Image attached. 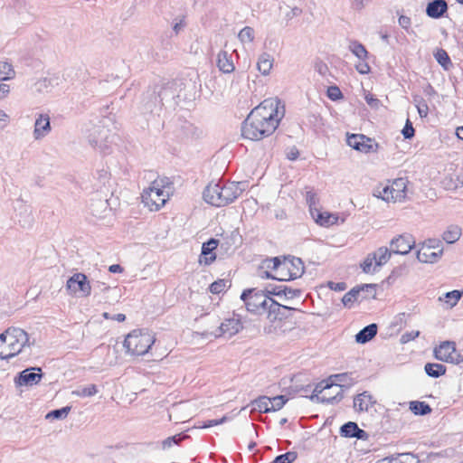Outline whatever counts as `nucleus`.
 <instances>
[{
    "label": "nucleus",
    "instance_id": "nucleus-25",
    "mask_svg": "<svg viewBox=\"0 0 463 463\" xmlns=\"http://www.w3.org/2000/svg\"><path fill=\"white\" fill-rule=\"evenodd\" d=\"M378 326L374 323L364 326L355 335V341L358 344H365L372 340L377 334Z\"/></svg>",
    "mask_w": 463,
    "mask_h": 463
},
{
    "label": "nucleus",
    "instance_id": "nucleus-43",
    "mask_svg": "<svg viewBox=\"0 0 463 463\" xmlns=\"http://www.w3.org/2000/svg\"><path fill=\"white\" fill-rule=\"evenodd\" d=\"M361 268L365 273H372L376 270L375 256L372 253L368 254L364 260L361 263Z\"/></svg>",
    "mask_w": 463,
    "mask_h": 463
},
{
    "label": "nucleus",
    "instance_id": "nucleus-57",
    "mask_svg": "<svg viewBox=\"0 0 463 463\" xmlns=\"http://www.w3.org/2000/svg\"><path fill=\"white\" fill-rule=\"evenodd\" d=\"M398 24L402 28L408 32L409 29L411 28V21L409 16L401 15L398 19Z\"/></svg>",
    "mask_w": 463,
    "mask_h": 463
},
{
    "label": "nucleus",
    "instance_id": "nucleus-21",
    "mask_svg": "<svg viewBox=\"0 0 463 463\" xmlns=\"http://www.w3.org/2000/svg\"><path fill=\"white\" fill-rule=\"evenodd\" d=\"M52 130L50 117L47 114H39L34 122L33 138L41 140Z\"/></svg>",
    "mask_w": 463,
    "mask_h": 463
},
{
    "label": "nucleus",
    "instance_id": "nucleus-36",
    "mask_svg": "<svg viewBox=\"0 0 463 463\" xmlns=\"http://www.w3.org/2000/svg\"><path fill=\"white\" fill-rule=\"evenodd\" d=\"M392 252V250H389L386 247H381L373 251L372 254L375 256V267H381L385 264L389 260Z\"/></svg>",
    "mask_w": 463,
    "mask_h": 463
},
{
    "label": "nucleus",
    "instance_id": "nucleus-10",
    "mask_svg": "<svg viewBox=\"0 0 463 463\" xmlns=\"http://www.w3.org/2000/svg\"><path fill=\"white\" fill-rule=\"evenodd\" d=\"M66 288L70 294L79 298L88 297L91 292V286L87 276L80 272L69 278L66 283Z\"/></svg>",
    "mask_w": 463,
    "mask_h": 463
},
{
    "label": "nucleus",
    "instance_id": "nucleus-50",
    "mask_svg": "<svg viewBox=\"0 0 463 463\" xmlns=\"http://www.w3.org/2000/svg\"><path fill=\"white\" fill-rule=\"evenodd\" d=\"M270 410L275 411L280 410L287 402L288 399L284 395L275 396L270 399Z\"/></svg>",
    "mask_w": 463,
    "mask_h": 463
},
{
    "label": "nucleus",
    "instance_id": "nucleus-58",
    "mask_svg": "<svg viewBox=\"0 0 463 463\" xmlns=\"http://www.w3.org/2000/svg\"><path fill=\"white\" fill-rule=\"evenodd\" d=\"M355 69L360 74H368L371 71L369 64L365 61H361V62L356 64Z\"/></svg>",
    "mask_w": 463,
    "mask_h": 463
},
{
    "label": "nucleus",
    "instance_id": "nucleus-11",
    "mask_svg": "<svg viewBox=\"0 0 463 463\" xmlns=\"http://www.w3.org/2000/svg\"><path fill=\"white\" fill-rule=\"evenodd\" d=\"M243 327L241 320H224L219 326H215V329L213 331H204L202 333L203 336H213L221 337H232L235 334H237Z\"/></svg>",
    "mask_w": 463,
    "mask_h": 463
},
{
    "label": "nucleus",
    "instance_id": "nucleus-4",
    "mask_svg": "<svg viewBox=\"0 0 463 463\" xmlns=\"http://www.w3.org/2000/svg\"><path fill=\"white\" fill-rule=\"evenodd\" d=\"M266 267L277 273V279L280 281L293 280L300 278L305 270L301 259L296 257L285 258L282 261L275 257L266 260Z\"/></svg>",
    "mask_w": 463,
    "mask_h": 463
},
{
    "label": "nucleus",
    "instance_id": "nucleus-15",
    "mask_svg": "<svg viewBox=\"0 0 463 463\" xmlns=\"http://www.w3.org/2000/svg\"><path fill=\"white\" fill-rule=\"evenodd\" d=\"M373 293V286L371 284H364L360 287H355L350 291L345 293L342 298V302L345 307H352L354 302H359L369 295Z\"/></svg>",
    "mask_w": 463,
    "mask_h": 463
},
{
    "label": "nucleus",
    "instance_id": "nucleus-27",
    "mask_svg": "<svg viewBox=\"0 0 463 463\" xmlns=\"http://www.w3.org/2000/svg\"><path fill=\"white\" fill-rule=\"evenodd\" d=\"M217 66L219 70L224 73H231L235 67L232 60V56L225 51H221L217 55Z\"/></svg>",
    "mask_w": 463,
    "mask_h": 463
},
{
    "label": "nucleus",
    "instance_id": "nucleus-48",
    "mask_svg": "<svg viewBox=\"0 0 463 463\" xmlns=\"http://www.w3.org/2000/svg\"><path fill=\"white\" fill-rule=\"evenodd\" d=\"M230 285L225 279H218L210 285V291L213 294H220L223 292Z\"/></svg>",
    "mask_w": 463,
    "mask_h": 463
},
{
    "label": "nucleus",
    "instance_id": "nucleus-34",
    "mask_svg": "<svg viewBox=\"0 0 463 463\" xmlns=\"http://www.w3.org/2000/svg\"><path fill=\"white\" fill-rule=\"evenodd\" d=\"M462 295V291L455 289L445 293L442 297L439 298V300L444 301L448 307H453L457 305Z\"/></svg>",
    "mask_w": 463,
    "mask_h": 463
},
{
    "label": "nucleus",
    "instance_id": "nucleus-8",
    "mask_svg": "<svg viewBox=\"0 0 463 463\" xmlns=\"http://www.w3.org/2000/svg\"><path fill=\"white\" fill-rule=\"evenodd\" d=\"M373 195L387 203L402 202L407 195V180L397 178L385 186L379 185L373 190Z\"/></svg>",
    "mask_w": 463,
    "mask_h": 463
},
{
    "label": "nucleus",
    "instance_id": "nucleus-20",
    "mask_svg": "<svg viewBox=\"0 0 463 463\" xmlns=\"http://www.w3.org/2000/svg\"><path fill=\"white\" fill-rule=\"evenodd\" d=\"M166 91V89H162L157 94H149L144 99V113L158 114L164 105V95Z\"/></svg>",
    "mask_w": 463,
    "mask_h": 463
},
{
    "label": "nucleus",
    "instance_id": "nucleus-14",
    "mask_svg": "<svg viewBox=\"0 0 463 463\" xmlns=\"http://www.w3.org/2000/svg\"><path fill=\"white\" fill-rule=\"evenodd\" d=\"M347 145L362 153H374L379 145L372 138L362 134H352L347 137Z\"/></svg>",
    "mask_w": 463,
    "mask_h": 463
},
{
    "label": "nucleus",
    "instance_id": "nucleus-51",
    "mask_svg": "<svg viewBox=\"0 0 463 463\" xmlns=\"http://www.w3.org/2000/svg\"><path fill=\"white\" fill-rule=\"evenodd\" d=\"M287 289H288V288L286 286L269 285L267 288V293L269 295H275V296H281V295L288 296Z\"/></svg>",
    "mask_w": 463,
    "mask_h": 463
},
{
    "label": "nucleus",
    "instance_id": "nucleus-16",
    "mask_svg": "<svg viewBox=\"0 0 463 463\" xmlns=\"http://www.w3.org/2000/svg\"><path fill=\"white\" fill-rule=\"evenodd\" d=\"M443 249L439 245L423 243L417 250V259L422 263H436L441 258Z\"/></svg>",
    "mask_w": 463,
    "mask_h": 463
},
{
    "label": "nucleus",
    "instance_id": "nucleus-47",
    "mask_svg": "<svg viewBox=\"0 0 463 463\" xmlns=\"http://www.w3.org/2000/svg\"><path fill=\"white\" fill-rule=\"evenodd\" d=\"M188 436L184 434H176L172 437H168L162 442V448L167 449L172 447L173 444H179L182 440L186 439Z\"/></svg>",
    "mask_w": 463,
    "mask_h": 463
},
{
    "label": "nucleus",
    "instance_id": "nucleus-33",
    "mask_svg": "<svg viewBox=\"0 0 463 463\" xmlns=\"http://www.w3.org/2000/svg\"><path fill=\"white\" fill-rule=\"evenodd\" d=\"M284 322H292V320H268V323L264 325V331L266 334L280 335L281 328L287 324Z\"/></svg>",
    "mask_w": 463,
    "mask_h": 463
},
{
    "label": "nucleus",
    "instance_id": "nucleus-56",
    "mask_svg": "<svg viewBox=\"0 0 463 463\" xmlns=\"http://www.w3.org/2000/svg\"><path fill=\"white\" fill-rule=\"evenodd\" d=\"M228 420H229V417L228 416H223L220 420H209L204 422V424L203 425V428L213 427V426H216V425H219V424H222V423H224V422H226Z\"/></svg>",
    "mask_w": 463,
    "mask_h": 463
},
{
    "label": "nucleus",
    "instance_id": "nucleus-12",
    "mask_svg": "<svg viewBox=\"0 0 463 463\" xmlns=\"http://www.w3.org/2000/svg\"><path fill=\"white\" fill-rule=\"evenodd\" d=\"M110 134L109 130L103 126H95L88 136V140L90 146L99 149L101 152L106 153L109 148Z\"/></svg>",
    "mask_w": 463,
    "mask_h": 463
},
{
    "label": "nucleus",
    "instance_id": "nucleus-41",
    "mask_svg": "<svg viewBox=\"0 0 463 463\" xmlns=\"http://www.w3.org/2000/svg\"><path fill=\"white\" fill-rule=\"evenodd\" d=\"M71 408L70 406H65L61 409L51 411L46 414L45 418L51 420L65 419L68 416L69 412L71 411Z\"/></svg>",
    "mask_w": 463,
    "mask_h": 463
},
{
    "label": "nucleus",
    "instance_id": "nucleus-9",
    "mask_svg": "<svg viewBox=\"0 0 463 463\" xmlns=\"http://www.w3.org/2000/svg\"><path fill=\"white\" fill-rule=\"evenodd\" d=\"M434 356L439 361L454 364L463 362V356L457 351L456 344L453 341H444L435 347Z\"/></svg>",
    "mask_w": 463,
    "mask_h": 463
},
{
    "label": "nucleus",
    "instance_id": "nucleus-7",
    "mask_svg": "<svg viewBox=\"0 0 463 463\" xmlns=\"http://www.w3.org/2000/svg\"><path fill=\"white\" fill-rule=\"evenodd\" d=\"M165 184H168V182L165 179H156L143 191L142 203L150 211H158L168 200L169 194L165 191Z\"/></svg>",
    "mask_w": 463,
    "mask_h": 463
},
{
    "label": "nucleus",
    "instance_id": "nucleus-55",
    "mask_svg": "<svg viewBox=\"0 0 463 463\" xmlns=\"http://www.w3.org/2000/svg\"><path fill=\"white\" fill-rule=\"evenodd\" d=\"M402 133L405 138H411L414 136V128L409 119L407 120Z\"/></svg>",
    "mask_w": 463,
    "mask_h": 463
},
{
    "label": "nucleus",
    "instance_id": "nucleus-44",
    "mask_svg": "<svg viewBox=\"0 0 463 463\" xmlns=\"http://www.w3.org/2000/svg\"><path fill=\"white\" fill-rule=\"evenodd\" d=\"M90 209L93 215L100 217L108 210V202L107 200H99L97 203H92Z\"/></svg>",
    "mask_w": 463,
    "mask_h": 463
},
{
    "label": "nucleus",
    "instance_id": "nucleus-38",
    "mask_svg": "<svg viewBox=\"0 0 463 463\" xmlns=\"http://www.w3.org/2000/svg\"><path fill=\"white\" fill-rule=\"evenodd\" d=\"M15 76V71L11 63L5 61H0V80H8Z\"/></svg>",
    "mask_w": 463,
    "mask_h": 463
},
{
    "label": "nucleus",
    "instance_id": "nucleus-42",
    "mask_svg": "<svg viewBox=\"0 0 463 463\" xmlns=\"http://www.w3.org/2000/svg\"><path fill=\"white\" fill-rule=\"evenodd\" d=\"M238 38L242 43H252L254 40V30L253 28L250 26H245L242 28L239 34Z\"/></svg>",
    "mask_w": 463,
    "mask_h": 463
},
{
    "label": "nucleus",
    "instance_id": "nucleus-53",
    "mask_svg": "<svg viewBox=\"0 0 463 463\" xmlns=\"http://www.w3.org/2000/svg\"><path fill=\"white\" fill-rule=\"evenodd\" d=\"M327 96L332 100H337L343 97L340 89L337 86H331L327 89Z\"/></svg>",
    "mask_w": 463,
    "mask_h": 463
},
{
    "label": "nucleus",
    "instance_id": "nucleus-18",
    "mask_svg": "<svg viewBox=\"0 0 463 463\" xmlns=\"http://www.w3.org/2000/svg\"><path fill=\"white\" fill-rule=\"evenodd\" d=\"M415 246V240L411 234H402L391 241L392 251L395 254L405 255Z\"/></svg>",
    "mask_w": 463,
    "mask_h": 463
},
{
    "label": "nucleus",
    "instance_id": "nucleus-1",
    "mask_svg": "<svg viewBox=\"0 0 463 463\" xmlns=\"http://www.w3.org/2000/svg\"><path fill=\"white\" fill-rule=\"evenodd\" d=\"M285 115V107L278 98H269L254 108L244 120L241 135L250 140L270 136Z\"/></svg>",
    "mask_w": 463,
    "mask_h": 463
},
{
    "label": "nucleus",
    "instance_id": "nucleus-60",
    "mask_svg": "<svg viewBox=\"0 0 463 463\" xmlns=\"http://www.w3.org/2000/svg\"><path fill=\"white\" fill-rule=\"evenodd\" d=\"M376 463H404L399 458L392 457V458H384L381 460H378Z\"/></svg>",
    "mask_w": 463,
    "mask_h": 463
},
{
    "label": "nucleus",
    "instance_id": "nucleus-64",
    "mask_svg": "<svg viewBox=\"0 0 463 463\" xmlns=\"http://www.w3.org/2000/svg\"><path fill=\"white\" fill-rule=\"evenodd\" d=\"M109 270L111 273H121L123 271V268L118 264H113L109 266Z\"/></svg>",
    "mask_w": 463,
    "mask_h": 463
},
{
    "label": "nucleus",
    "instance_id": "nucleus-26",
    "mask_svg": "<svg viewBox=\"0 0 463 463\" xmlns=\"http://www.w3.org/2000/svg\"><path fill=\"white\" fill-rule=\"evenodd\" d=\"M312 218L321 226H330L337 222L338 216L327 212L313 211Z\"/></svg>",
    "mask_w": 463,
    "mask_h": 463
},
{
    "label": "nucleus",
    "instance_id": "nucleus-52",
    "mask_svg": "<svg viewBox=\"0 0 463 463\" xmlns=\"http://www.w3.org/2000/svg\"><path fill=\"white\" fill-rule=\"evenodd\" d=\"M419 335H420L419 330H411L410 332H405L404 334H402L400 341L402 344H406V343H409L410 341L414 340Z\"/></svg>",
    "mask_w": 463,
    "mask_h": 463
},
{
    "label": "nucleus",
    "instance_id": "nucleus-23",
    "mask_svg": "<svg viewBox=\"0 0 463 463\" xmlns=\"http://www.w3.org/2000/svg\"><path fill=\"white\" fill-rule=\"evenodd\" d=\"M375 403V401L373 400L372 395L364 392L355 396L354 400V408L357 411H367L370 407H372Z\"/></svg>",
    "mask_w": 463,
    "mask_h": 463
},
{
    "label": "nucleus",
    "instance_id": "nucleus-2",
    "mask_svg": "<svg viewBox=\"0 0 463 463\" xmlns=\"http://www.w3.org/2000/svg\"><path fill=\"white\" fill-rule=\"evenodd\" d=\"M241 298L248 311L260 316L267 313V318H300L303 315L301 310L280 305L263 292L255 289L244 290Z\"/></svg>",
    "mask_w": 463,
    "mask_h": 463
},
{
    "label": "nucleus",
    "instance_id": "nucleus-46",
    "mask_svg": "<svg viewBox=\"0 0 463 463\" xmlns=\"http://www.w3.org/2000/svg\"><path fill=\"white\" fill-rule=\"evenodd\" d=\"M435 59L445 69H448V66L451 64L449 56L448 55L447 52L443 49H439L435 54Z\"/></svg>",
    "mask_w": 463,
    "mask_h": 463
},
{
    "label": "nucleus",
    "instance_id": "nucleus-17",
    "mask_svg": "<svg viewBox=\"0 0 463 463\" xmlns=\"http://www.w3.org/2000/svg\"><path fill=\"white\" fill-rule=\"evenodd\" d=\"M40 367L27 368L15 377L14 382L18 386H33L37 384L43 378Z\"/></svg>",
    "mask_w": 463,
    "mask_h": 463
},
{
    "label": "nucleus",
    "instance_id": "nucleus-54",
    "mask_svg": "<svg viewBox=\"0 0 463 463\" xmlns=\"http://www.w3.org/2000/svg\"><path fill=\"white\" fill-rule=\"evenodd\" d=\"M365 100L373 109H378L381 105V101L371 93L365 95Z\"/></svg>",
    "mask_w": 463,
    "mask_h": 463
},
{
    "label": "nucleus",
    "instance_id": "nucleus-22",
    "mask_svg": "<svg viewBox=\"0 0 463 463\" xmlns=\"http://www.w3.org/2000/svg\"><path fill=\"white\" fill-rule=\"evenodd\" d=\"M340 435L345 438H356L358 439H366L368 434L360 429L355 422L348 421L340 428Z\"/></svg>",
    "mask_w": 463,
    "mask_h": 463
},
{
    "label": "nucleus",
    "instance_id": "nucleus-63",
    "mask_svg": "<svg viewBox=\"0 0 463 463\" xmlns=\"http://www.w3.org/2000/svg\"><path fill=\"white\" fill-rule=\"evenodd\" d=\"M260 276L262 278V279H277L276 277L277 276V273L275 272V274H271L269 271L268 270H264V271H260Z\"/></svg>",
    "mask_w": 463,
    "mask_h": 463
},
{
    "label": "nucleus",
    "instance_id": "nucleus-29",
    "mask_svg": "<svg viewBox=\"0 0 463 463\" xmlns=\"http://www.w3.org/2000/svg\"><path fill=\"white\" fill-rule=\"evenodd\" d=\"M349 51L357 57L360 61H366L368 58V52L365 47L356 40H352L348 45Z\"/></svg>",
    "mask_w": 463,
    "mask_h": 463
},
{
    "label": "nucleus",
    "instance_id": "nucleus-31",
    "mask_svg": "<svg viewBox=\"0 0 463 463\" xmlns=\"http://www.w3.org/2000/svg\"><path fill=\"white\" fill-rule=\"evenodd\" d=\"M273 66V58L268 53H262L257 62V68L262 75H268Z\"/></svg>",
    "mask_w": 463,
    "mask_h": 463
},
{
    "label": "nucleus",
    "instance_id": "nucleus-19",
    "mask_svg": "<svg viewBox=\"0 0 463 463\" xmlns=\"http://www.w3.org/2000/svg\"><path fill=\"white\" fill-rule=\"evenodd\" d=\"M332 389L337 390L348 389L358 383V376L354 373H343L331 375L328 379Z\"/></svg>",
    "mask_w": 463,
    "mask_h": 463
},
{
    "label": "nucleus",
    "instance_id": "nucleus-37",
    "mask_svg": "<svg viewBox=\"0 0 463 463\" xmlns=\"http://www.w3.org/2000/svg\"><path fill=\"white\" fill-rule=\"evenodd\" d=\"M410 410L415 414V415H427L431 412L430 406L424 402H419L414 401L410 402Z\"/></svg>",
    "mask_w": 463,
    "mask_h": 463
},
{
    "label": "nucleus",
    "instance_id": "nucleus-62",
    "mask_svg": "<svg viewBox=\"0 0 463 463\" xmlns=\"http://www.w3.org/2000/svg\"><path fill=\"white\" fill-rule=\"evenodd\" d=\"M330 288H334L335 290L342 291V290H345L346 288V285L344 282L335 283V284L333 283V282H330Z\"/></svg>",
    "mask_w": 463,
    "mask_h": 463
},
{
    "label": "nucleus",
    "instance_id": "nucleus-45",
    "mask_svg": "<svg viewBox=\"0 0 463 463\" xmlns=\"http://www.w3.org/2000/svg\"><path fill=\"white\" fill-rule=\"evenodd\" d=\"M306 200L309 205V211L311 215L313 214V211L317 212L319 210L317 208L318 199L315 192H313L312 190L307 191Z\"/></svg>",
    "mask_w": 463,
    "mask_h": 463
},
{
    "label": "nucleus",
    "instance_id": "nucleus-32",
    "mask_svg": "<svg viewBox=\"0 0 463 463\" xmlns=\"http://www.w3.org/2000/svg\"><path fill=\"white\" fill-rule=\"evenodd\" d=\"M270 398L267 396H260L258 399L252 401L250 405L252 406V411H258L260 412H269L270 410Z\"/></svg>",
    "mask_w": 463,
    "mask_h": 463
},
{
    "label": "nucleus",
    "instance_id": "nucleus-3",
    "mask_svg": "<svg viewBox=\"0 0 463 463\" xmlns=\"http://www.w3.org/2000/svg\"><path fill=\"white\" fill-rule=\"evenodd\" d=\"M239 183H210L203 190V200L215 207H223L234 202L242 193Z\"/></svg>",
    "mask_w": 463,
    "mask_h": 463
},
{
    "label": "nucleus",
    "instance_id": "nucleus-30",
    "mask_svg": "<svg viewBox=\"0 0 463 463\" xmlns=\"http://www.w3.org/2000/svg\"><path fill=\"white\" fill-rule=\"evenodd\" d=\"M461 236V228L458 225H449L442 234V239L449 244H452L459 240Z\"/></svg>",
    "mask_w": 463,
    "mask_h": 463
},
{
    "label": "nucleus",
    "instance_id": "nucleus-40",
    "mask_svg": "<svg viewBox=\"0 0 463 463\" xmlns=\"http://www.w3.org/2000/svg\"><path fill=\"white\" fill-rule=\"evenodd\" d=\"M97 392L98 389L95 384H90L72 391V394L79 397H91L95 395Z\"/></svg>",
    "mask_w": 463,
    "mask_h": 463
},
{
    "label": "nucleus",
    "instance_id": "nucleus-5",
    "mask_svg": "<svg viewBox=\"0 0 463 463\" xmlns=\"http://www.w3.org/2000/svg\"><path fill=\"white\" fill-rule=\"evenodd\" d=\"M29 341L28 334L19 327L8 328L5 332L0 335V342L6 345L7 350L0 351V358L7 360L18 354L23 347H24Z\"/></svg>",
    "mask_w": 463,
    "mask_h": 463
},
{
    "label": "nucleus",
    "instance_id": "nucleus-49",
    "mask_svg": "<svg viewBox=\"0 0 463 463\" xmlns=\"http://www.w3.org/2000/svg\"><path fill=\"white\" fill-rule=\"evenodd\" d=\"M298 458V454L295 451H288L285 454L277 456L274 460L275 463H292Z\"/></svg>",
    "mask_w": 463,
    "mask_h": 463
},
{
    "label": "nucleus",
    "instance_id": "nucleus-24",
    "mask_svg": "<svg viewBox=\"0 0 463 463\" xmlns=\"http://www.w3.org/2000/svg\"><path fill=\"white\" fill-rule=\"evenodd\" d=\"M448 5L445 0H433L426 8L427 14L431 18H439L447 12Z\"/></svg>",
    "mask_w": 463,
    "mask_h": 463
},
{
    "label": "nucleus",
    "instance_id": "nucleus-6",
    "mask_svg": "<svg viewBox=\"0 0 463 463\" xmlns=\"http://www.w3.org/2000/svg\"><path fill=\"white\" fill-rule=\"evenodd\" d=\"M155 341V335L147 329H137L127 335L124 346L133 355H143L148 352Z\"/></svg>",
    "mask_w": 463,
    "mask_h": 463
},
{
    "label": "nucleus",
    "instance_id": "nucleus-39",
    "mask_svg": "<svg viewBox=\"0 0 463 463\" xmlns=\"http://www.w3.org/2000/svg\"><path fill=\"white\" fill-rule=\"evenodd\" d=\"M413 102L417 108L418 113L420 118H426L429 114V107L424 100V99L420 96H413Z\"/></svg>",
    "mask_w": 463,
    "mask_h": 463
},
{
    "label": "nucleus",
    "instance_id": "nucleus-13",
    "mask_svg": "<svg viewBox=\"0 0 463 463\" xmlns=\"http://www.w3.org/2000/svg\"><path fill=\"white\" fill-rule=\"evenodd\" d=\"M330 390H332V384H330V383H326L324 384V383L322 382L315 387L309 398L312 402L321 403L333 404L339 402L343 399L342 390H337L334 396L326 394V391Z\"/></svg>",
    "mask_w": 463,
    "mask_h": 463
},
{
    "label": "nucleus",
    "instance_id": "nucleus-61",
    "mask_svg": "<svg viewBox=\"0 0 463 463\" xmlns=\"http://www.w3.org/2000/svg\"><path fill=\"white\" fill-rule=\"evenodd\" d=\"M185 25L184 18L181 19L179 22L175 23L173 26V30L177 34Z\"/></svg>",
    "mask_w": 463,
    "mask_h": 463
},
{
    "label": "nucleus",
    "instance_id": "nucleus-59",
    "mask_svg": "<svg viewBox=\"0 0 463 463\" xmlns=\"http://www.w3.org/2000/svg\"><path fill=\"white\" fill-rule=\"evenodd\" d=\"M8 124V115L3 111L0 110V129H4Z\"/></svg>",
    "mask_w": 463,
    "mask_h": 463
},
{
    "label": "nucleus",
    "instance_id": "nucleus-28",
    "mask_svg": "<svg viewBox=\"0 0 463 463\" xmlns=\"http://www.w3.org/2000/svg\"><path fill=\"white\" fill-rule=\"evenodd\" d=\"M218 241L214 239H211L207 242L203 243L200 263L203 262L204 264L207 265L215 260V255H211L210 258H208L207 256L209 254H212L213 250L216 249Z\"/></svg>",
    "mask_w": 463,
    "mask_h": 463
},
{
    "label": "nucleus",
    "instance_id": "nucleus-35",
    "mask_svg": "<svg viewBox=\"0 0 463 463\" xmlns=\"http://www.w3.org/2000/svg\"><path fill=\"white\" fill-rule=\"evenodd\" d=\"M424 369L427 375L433 378H439L446 373V367L441 364L428 363Z\"/></svg>",
    "mask_w": 463,
    "mask_h": 463
}]
</instances>
